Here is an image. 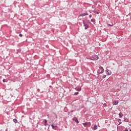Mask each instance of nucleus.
<instances>
[{
	"label": "nucleus",
	"instance_id": "1",
	"mask_svg": "<svg viewBox=\"0 0 131 131\" xmlns=\"http://www.w3.org/2000/svg\"><path fill=\"white\" fill-rule=\"evenodd\" d=\"M87 59H88L89 60H92L93 61L96 60H98L99 59V56H98V55H92L89 58H87Z\"/></svg>",
	"mask_w": 131,
	"mask_h": 131
},
{
	"label": "nucleus",
	"instance_id": "2",
	"mask_svg": "<svg viewBox=\"0 0 131 131\" xmlns=\"http://www.w3.org/2000/svg\"><path fill=\"white\" fill-rule=\"evenodd\" d=\"M104 73V68L102 67H99V70H98L97 73L98 74H102V73Z\"/></svg>",
	"mask_w": 131,
	"mask_h": 131
},
{
	"label": "nucleus",
	"instance_id": "3",
	"mask_svg": "<svg viewBox=\"0 0 131 131\" xmlns=\"http://www.w3.org/2000/svg\"><path fill=\"white\" fill-rule=\"evenodd\" d=\"M82 22H83V26L85 27L84 29L85 30H86V29H88V28H90V26H89V25H87V24H85V22L84 21V20H82Z\"/></svg>",
	"mask_w": 131,
	"mask_h": 131
},
{
	"label": "nucleus",
	"instance_id": "4",
	"mask_svg": "<svg viewBox=\"0 0 131 131\" xmlns=\"http://www.w3.org/2000/svg\"><path fill=\"white\" fill-rule=\"evenodd\" d=\"M72 120H73V121H75V122H76L77 124H78V123H79V121H78V119H77V118L76 117H74L72 119Z\"/></svg>",
	"mask_w": 131,
	"mask_h": 131
},
{
	"label": "nucleus",
	"instance_id": "5",
	"mask_svg": "<svg viewBox=\"0 0 131 131\" xmlns=\"http://www.w3.org/2000/svg\"><path fill=\"white\" fill-rule=\"evenodd\" d=\"M93 13H95V14H100V10L97 9H95L93 11Z\"/></svg>",
	"mask_w": 131,
	"mask_h": 131
},
{
	"label": "nucleus",
	"instance_id": "6",
	"mask_svg": "<svg viewBox=\"0 0 131 131\" xmlns=\"http://www.w3.org/2000/svg\"><path fill=\"white\" fill-rule=\"evenodd\" d=\"M88 15L89 14L88 13V12H85L80 14L79 17H84V16H88Z\"/></svg>",
	"mask_w": 131,
	"mask_h": 131
},
{
	"label": "nucleus",
	"instance_id": "7",
	"mask_svg": "<svg viewBox=\"0 0 131 131\" xmlns=\"http://www.w3.org/2000/svg\"><path fill=\"white\" fill-rule=\"evenodd\" d=\"M106 72H108L107 75H111V74H112V72L111 71H109V70L106 69L105 70Z\"/></svg>",
	"mask_w": 131,
	"mask_h": 131
},
{
	"label": "nucleus",
	"instance_id": "8",
	"mask_svg": "<svg viewBox=\"0 0 131 131\" xmlns=\"http://www.w3.org/2000/svg\"><path fill=\"white\" fill-rule=\"evenodd\" d=\"M91 124V123L90 122H85V123H82V125H90Z\"/></svg>",
	"mask_w": 131,
	"mask_h": 131
},
{
	"label": "nucleus",
	"instance_id": "9",
	"mask_svg": "<svg viewBox=\"0 0 131 131\" xmlns=\"http://www.w3.org/2000/svg\"><path fill=\"white\" fill-rule=\"evenodd\" d=\"M118 101L115 100L113 102V105H118Z\"/></svg>",
	"mask_w": 131,
	"mask_h": 131
},
{
	"label": "nucleus",
	"instance_id": "10",
	"mask_svg": "<svg viewBox=\"0 0 131 131\" xmlns=\"http://www.w3.org/2000/svg\"><path fill=\"white\" fill-rule=\"evenodd\" d=\"M42 122L43 123H44V125L45 126H47V125H48V124H47V121L46 119L43 120Z\"/></svg>",
	"mask_w": 131,
	"mask_h": 131
},
{
	"label": "nucleus",
	"instance_id": "11",
	"mask_svg": "<svg viewBox=\"0 0 131 131\" xmlns=\"http://www.w3.org/2000/svg\"><path fill=\"white\" fill-rule=\"evenodd\" d=\"M119 116L120 118H121L123 116V114H122V113H120L119 114Z\"/></svg>",
	"mask_w": 131,
	"mask_h": 131
},
{
	"label": "nucleus",
	"instance_id": "12",
	"mask_svg": "<svg viewBox=\"0 0 131 131\" xmlns=\"http://www.w3.org/2000/svg\"><path fill=\"white\" fill-rule=\"evenodd\" d=\"M51 126H52L53 129H55V127H57V125H54V124L51 125Z\"/></svg>",
	"mask_w": 131,
	"mask_h": 131
},
{
	"label": "nucleus",
	"instance_id": "13",
	"mask_svg": "<svg viewBox=\"0 0 131 131\" xmlns=\"http://www.w3.org/2000/svg\"><path fill=\"white\" fill-rule=\"evenodd\" d=\"M13 122H14V123H18V120H17L16 119H14L13 120Z\"/></svg>",
	"mask_w": 131,
	"mask_h": 131
},
{
	"label": "nucleus",
	"instance_id": "14",
	"mask_svg": "<svg viewBox=\"0 0 131 131\" xmlns=\"http://www.w3.org/2000/svg\"><path fill=\"white\" fill-rule=\"evenodd\" d=\"M118 122H119V125H120V124H121V122H120V121H121V119H118Z\"/></svg>",
	"mask_w": 131,
	"mask_h": 131
},
{
	"label": "nucleus",
	"instance_id": "15",
	"mask_svg": "<svg viewBox=\"0 0 131 131\" xmlns=\"http://www.w3.org/2000/svg\"><path fill=\"white\" fill-rule=\"evenodd\" d=\"M98 129V126H97V125H95L94 126V129L96 130V129Z\"/></svg>",
	"mask_w": 131,
	"mask_h": 131
},
{
	"label": "nucleus",
	"instance_id": "16",
	"mask_svg": "<svg viewBox=\"0 0 131 131\" xmlns=\"http://www.w3.org/2000/svg\"><path fill=\"white\" fill-rule=\"evenodd\" d=\"M95 21H96V20L95 19V18H92V19H91V22H94V23H95Z\"/></svg>",
	"mask_w": 131,
	"mask_h": 131
},
{
	"label": "nucleus",
	"instance_id": "17",
	"mask_svg": "<svg viewBox=\"0 0 131 131\" xmlns=\"http://www.w3.org/2000/svg\"><path fill=\"white\" fill-rule=\"evenodd\" d=\"M77 91H78V92H80V91H81V89H80V88H77Z\"/></svg>",
	"mask_w": 131,
	"mask_h": 131
},
{
	"label": "nucleus",
	"instance_id": "18",
	"mask_svg": "<svg viewBox=\"0 0 131 131\" xmlns=\"http://www.w3.org/2000/svg\"><path fill=\"white\" fill-rule=\"evenodd\" d=\"M106 78V75H103V76H102V78L104 79V78Z\"/></svg>",
	"mask_w": 131,
	"mask_h": 131
},
{
	"label": "nucleus",
	"instance_id": "19",
	"mask_svg": "<svg viewBox=\"0 0 131 131\" xmlns=\"http://www.w3.org/2000/svg\"><path fill=\"white\" fill-rule=\"evenodd\" d=\"M3 82H6L7 81V80L4 79L3 80Z\"/></svg>",
	"mask_w": 131,
	"mask_h": 131
},
{
	"label": "nucleus",
	"instance_id": "20",
	"mask_svg": "<svg viewBox=\"0 0 131 131\" xmlns=\"http://www.w3.org/2000/svg\"><path fill=\"white\" fill-rule=\"evenodd\" d=\"M78 94H79L78 92H75V93H74V95H78Z\"/></svg>",
	"mask_w": 131,
	"mask_h": 131
},
{
	"label": "nucleus",
	"instance_id": "21",
	"mask_svg": "<svg viewBox=\"0 0 131 131\" xmlns=\"http://www.w3.org/2000/svg\"><path fill=\"white\" fill-rule=\"evenodd\" d=\"M108 26H113V25H111L110 24H107Z\"/></svg>",
	"mask_w": 131,
	"mask_h": 131
},
{
	"label": "nucleus",
	"instance_id": "22",
	"mask_svg": "<svg viewBox=\"0 0 131 131\" xmlns=\"http://www.w3.org/2000/svg\"><path fill=\"white\" fill-rule=\"evenodd\" d=\"M103 106H104V107H106L107 106V104L106 103H104L103 104Z\"/></svg>",
	"mask_w": 131,
	"mask_h": 131
},
{
	"label": "nucleus",
	"instance_id": "23",
	"mask_svg": "<svg viewBox=\"0 0 131 131\" xmlns=\"http://www.w3.org/2000/svg\"><path fill=\"white\" fill-rule=\"evenodd\" d=\"M19 36H20V37H22V36H23L22 34H19Z\"/></svg>",
	"mask_w": 131,
	"mask_h": 131
},
{
	"label": "nucleus",
	"instance_id": "24",
	"mask_svg": "<svg viewBox=\"0 0 131 131\" xmlns=\"http://www.w3.org/2000/svg\"><path fill=\"white\" fill-rule=\"evenodd\" d=\"M124 131H128V130L127 129V128H126Z\"/></svg>",
	"mask_w": 131,
	"mask_h": 131
},
{
	"label": "nucleus",
	"instance_id": "25",
	"mask_svg": "<svg viewBox=\"0 0 131 131\" xmlns=\"http://www.w3.org/2000/svg\"><path fill=\"white\" fill-rule=\"evenodd\" d=\"M37 92H39L40 91V90L39 89H37Z\"/></svg>",
	"mask_w": 131,
	"mask_h": 131
},
{
	"label": "nucleus",
	"instance_id": "26",
	"mask_svg": "<svg viewBox=\"0 0 131 131\" xmlns=\"http://www.w3.org/2000/svg\"><path fill=\"white\" fill-rule=\"evenodd\" d=\"M92 17V15H89V18H91Z\"/></svg>",
	"mask_w": 131,
	"mask_h": 131
},
{
	"label": "nucleus",
	"instance_id": "27",
	"mask_svg": "<svg viewBox=\"0 0 131 131\" xmlns=\"http://www.w3.org/2000/svg\"><path fill=\"white\" fill-rule=\"evenodd\" d=\"M74 111H71V112H73Z\"/></svg>",
	"mask_w": 131,
	"mask_h": 131
},
{
	"label": "nucleus",
	"instance_id": "28",
	"mask_svg": "<svg viewBox=\"0 0 131 131\" xmlns=\"http://www.w3.org/2000/svg\"><path fill=\"white\" fill-rule=\"evenodd\" d=\"M129 131H131V129H129Z\"/></svg>",
	"mask_w": 131,
	"mask_h": 131
},
{
	"label": "nucleus",
	"instance_id": "29",
	"mask_svg": "<svg viewBox=\"0 0 131 131\" xmlns=\"http://www.w3.org/2000/svg\"><path fill=\"white\" fill-rule=\"evenodd\" d=\"M6 131H8V130L6 129Z\"/></svg>",
	"mask_w": 131,
	"mask_h": 131
}]
</instances>
